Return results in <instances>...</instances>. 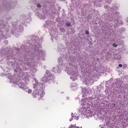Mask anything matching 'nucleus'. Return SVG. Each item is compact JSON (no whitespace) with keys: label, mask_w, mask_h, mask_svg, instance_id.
Listing matches in <instances>:
<instances>
[{"label":"nucleus","mask_w":128,"mask_h":128,"mask_svg":"<svg viewBox=\"0 0 128 128\" xmlns=\"http://www.w3.org/2000/svg\"><path fill=\"white\" fill-rule=\"evenodd\" d=\"M118 66H120V68H122V64H119Z\"/></svg>","instance_id":"19"},{"label":"nucleus","mask_w":128,"mask_h":128,"mask_svg":"<svg viewBox=\"0 0 128 128\" xmlns=\"http://www.w3.org/2000/svg\"><path fill=\"white\" fill-rule=\"evenodd\" d=\"M53 24L54 22L52 21L46 20L43 26L49 30V32L53 38H58V36H58V32H56V30H54V28H52Z\"/></svg>","instance_id":"4"},{"label":"nucleus","mask_w":128,"mask_h":128,"mask_svg":"<svg viewBox=\"0 0 128 128\" xmlns=\"http://www.w3.org/2000/svg\"><path fill=\"white\" fill-rule=\"evenodd\" d=\"M51 1H52V0H50Z\"/></svg>","instance_id":"30"},{"label":"nucleus","mask_w":128,"mask_h":128,"mask_svg":"<svg viewBox=\"0 0 128 128\" xmlns=\"http://www.w3.org/2000/svg\"><path fill=\"white\" fill-rule=\"evenodd\" d=\"M68 128H76V124H71Z\"/></svg>","instance_id":"9"},{"label":"nucleus","mask_w":128,"mask_h":128,"mask_svg":"<svg viewBox=\"0 0 128 128\" xmlns=\"http://www.w3.org/2000/svg\"><path fill=\"white\" fill-rule=\"evenodd\" d=\"M112 0H90V2H92L94 6H98V2H104L105 4L104 6V8L105 10L106 14H107V18L106 20L107 22H112L114 19L116 20L117 22H118V20L120 18V12H118V10L120 8V6L116 4H112V6H110V2Z\"/></svg>","instance_id":"1"},{"label":"nucleus","mask_w":128,"mask_h":128,"mask_svg":"<svg viewBox=\"0 0 128 128\" xmlns=\"http://www.w3.org/2000/svg\"><path fill=\"white\" fill-rule=\"evenodd\" d=\"M86 34H90V32L88 31H86Z\"/></svg>","instance_id":"15"},{"label":"nucleus","mask_w":128,"mask_h":128,"mask_svg":"<svg viewBox=\"0 0 128 128\" xmlns=\"http://www.w3.org/2000/svg\"><path fill=\"white\" fill-rule=\"evenodd\" d=\"M24 59H26V58L27 56H24Z\"/></svg>","instance_id":"22"},{"label":"nucleus","mask_w":128,"mask_h":128,"mask_svg":"<svg viewBox=\"0 0 128 128\" xmlns=\"http://www.w3.org/2000/svg\"><path fill=\"white\" fill-rule=\"evenodd\" d=\"M32 92V90L29 89V90H28V94H31Z\"/></svg>","instance_id":"14"},{"label":"nucleus","mask_w":128,"mask_h":128,"mask_svg":"<svg viewBox=\"0 0 128 128\" xmlns=\"http://www.w3.org/2000/svg\"><path fill=\"white\" fill-rule=\"evenodd\" d=\"M42 80L44 82H46L50 80V79L47 78L46 76H44L42 78Z\"/></svg>","instance_id":"8"},{"label":"nucleus","mask_w":128,"mask_h":128,"mask_svg":"<svg viewBox=\"0 0 128 128\" xmlns=\"http://www.w3.org/2000/svg\"><path fill=\"white\" fill-rule=\"evenodd\" d=\"M16 2H10V3L7 2L6 3H5V4H4V6H5L6 8H14V6H16Z\"/></svg>","instance_id":"5"},{"label":"nucleus","mask_w":128,"mask_h":128,"mask_svg":"<svg viewBox=\"0 0 128 128\" xmlns=\"http://www.w3.org/2000/svg\"><path fill=\"white\" fill-rule=\"evenodd\" d=\"M4 44H8V40H4Z\"/></svg>","instance_id":"13"},{"label":"nucleus","mask_w":128,"mask_h":128,"mask_svg":"<svg viewBox=\"0 0 128 128\" xmlns=\"http://www.w3.org/2000/svg\"><path fill=\"white\" fill-rule=\"evenodd\" d=\"M9 20H10V17Z\"/></svg>","instance_id":"26"},{"label":"nucleus","mask_w":128,"mask_h":128,"mask_svg":"<svg viewBox=\"0 0 128 128\" xmlns=\"http://www.w3.org/2000/svg\"><path fill=\"white\" fill-rule=\"evenodd\" d=\"M82 128V127L80 128L79 126H76V128Z\"/></svg>","instance_id":"21"},{"label":"nucleus","mask_w":128,"mask_h":128,"mask_svg":"<svg viewBox=\"0 0 128 128\" xmlns=\"http://www.w3.org/2000/svg\"><path fill=\"white\" fill-rule=\"evenodd\" d=\"M116 24H117V23H116L115 26H116Z\"/></svg>","instance_id":"24"},{"label":"nucleus","mask_w":128,"mask_h":128,"mask_svg":"<svg viewBox=\"0 0 128 128\" xmlns=\"http://www.w3.org/2000/svg\"><path fill=\"white\" fill-rule=\"evenodd\" d=\"M127 66L128 65H126V64H124V65H123V68H126V66Z\"/></svg>","instance_id":"16"},{"label":"nucleus","mask_w":128,"mask_h":128,"mask_svg":"<svg viewBox=\"0 0 128 128\" xmlns=\"http://www.w3.org/2000/svg\"><path fill=\"white\" fill-rule=\"evenodd\" d=\"M3 22H4L2 20L1 23H0V40H2V38H4V36L2 30H0V28H4L6 27V25H4V24H3Z\"/></svg>","instance_id":"6"},{"label":"nucleus","mask_w":128,"mask_h":128,"mask_svg":"<svg viewBox=\"0 0 128 128\" xmlns=\"http://www.w3.org/2000/svg\"><path fill=\"white\" fill-rule=\"evenodd\" d=\"M43 6H44V8H46V5H44V4Z\"/></svg>","instance_id":"23"},{"label":"nucleus","mask_w":128,"mask_h":128,"mask_svg":"<svg viewBox=\"0 0 128 128\" xmlns=\"http://www.w3.org/2000/svg\"><path fill=\"white\" fill-rule=\"evenodd\" d=\"M36 6H37V8H42V5L40 4H36Z\"/></svg>","instance_id":"12"},{"label":"nucleus","mask_w":128,"mask_h":128,"mask_svg":"<svg viewBox=\"0 0 128 128\" xmlns=\"http://www.w3.org/2000/svg\"><path fill=\"white\" fill-rule=\"evenodd\" d=\"M110 26H112V24H110Z\"/></svg>","instance_id":"28"},{"label":"nucleus","mask_w":128,"mask_h":128,"mask_svg":"<svg viewBox=\"0 0 128 128\" xmlns=\"http://www.w3.org/2000/svg\"><path fill=\"white\" fill-rule=\"evenodd\" d=\"M77 120H78V117H77Z\"/></svg>","instance_id":"25"},{"label":"nucleus","mask_w":128,"mask_h":128,"mask_svg":"<svg viewBox=\"0 0 128 128\" xmlns=\"http://www.w3.org/2000/svg\"><path fill=\"white\" fill-rule=\"evenodd\" d=\"M35 16L40 18V20H43L46 18V15L44 13L40 14L38 12H36Z\"/></svg>","instance_id":"7"},{"label":"nucleus","mask_w":128,"mask_h":128,"mask_svg":"<svg viewBox=\"0 0 128 128\" xmlns=\"http://www.w3.org/2000/svg\"><path fill=\"white\" fill-rule=\"evenodd\" d=\"M44 40V36H30L27 37V40L24 42L20 46V48H42V42Z\"/></svg>","instance_id":"2"},{"label":"nucleus","mask_w":128,"mask_h":128,"mask_svg":"<svg viewBox=\"0 0 128 128\" xmlns=\"http://www.w3.org/2000/svg\"><path fill=\"white\" fill-rule=\"evenodd\" d=\"M121 30H123V32H124V30H126V28H122Z\"/></svg>","instance_id":"18"},{"label":"nucleus","mask_w":128,"mask_h":128,"mask_svg":"<svg viewBox=\"0 0 128 128\" xmlns=\"http://www.w3.org/2000/svg\"><path fill=\"white\" fill-rule=\"evenodd\" d=\"M66 46H70V43L66 42Z\"/></svg>","instance_id":"17"},{"label":"nucleus","mask_w":128,"mask_h":128,"mask_svg":"<svg viewBox=\"0 0 128 128\" xmlns=\"http://www.w3.org/2000/svg\"><path fill=\"white\" fill-rule=\"evenodd\" d=\"M32 20V18H30V14L26 15L25 16H22L20 22L18 21V22H14L12 24V28L11 29V32L12 34H14L16 38H18L20 36V33H18V30L20 32H22L24 30V24L28 23ZM18 24V30L16 28V24Z\"/></svg>","instance_id":"3"},{"label":"nucleus","mask_w":128,"mask_h":128,"mask_svg":"<svg viewBox=\"0 0 128 128\" xmlns=\"http://www.w3.org/2000/svg\"><path fill=\"white\" fill-rule=\"evenodd\" d=\"M120 22H121L120 23V24H124V22L122 21H120Z\"/></svg>","instance_id":"20"},{"label":"nucleus","mask_w":128,"mask_h":128,"mask_svg":"<svg viewBox=\"0 0 128 128\" xmlns=\"http://www.w3.org/2000/svg\"><path fill=\"white\" fill-rule=\"evenodd\" d=\"M112 46H114V48H116V46H118V44H116V43H114L112 44Z\"/></svg>","instance_id":"11"},{"label":"nucleus","mask_w":128,"mask_h":128,"mask_svg":"<svg viewBox=\"0 0 128 128\" xmlns=\"http://www.w3.org/2000/svg\"><path fill=\"white\" fill-rule=\"evenodd\" d=\"M44 36V34H43V36Z\"/></svg>","instance_id":"29"},{"label":"nucleus","mask_w":128,"mask_h":128,"mask_svg":"<svg viewBox=\"0 0 128 128\" xmlns=\"http://www.w3.org/2000/svg\"><path fill=\"white\" fill-rule=\"evenodd\" d=\"M33 2L34 0H32Z\"/></svg>","instance_id":"27"},{"label":"nucleus","mask_w":128,"mask_h":128,"mask_svg":"<svg viewBox=\"0 0 128 128\" xmlns=\"http://www.w3.org/2000/svg\"><path fill=\"white\" fill-rule=\"evenodd\" d=\"M66 26H70V22H66Z\"/></svg>","instance_id":"10"}]
</instances>
